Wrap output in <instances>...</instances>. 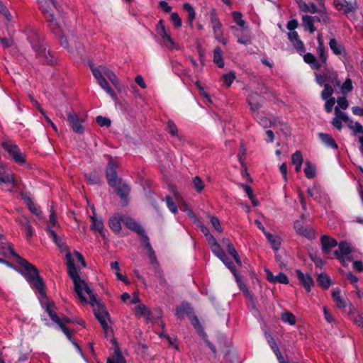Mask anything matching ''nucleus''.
<instances>
[{"instance_id": "obj_55", "label": "nucleus", "mask_w": 363, "mask_h": 363, "mask_svg": "<svg viewBox=\"0 0 363 363\" xmlns=\"http://www.w3.org/2000/svg\"><path fill=\"white\" fill-rule=\"evenodd\" d=\"M352 89V82L350 78H347L343 84L340 86V90L342 94L350 92Z\"/></svg>"}, {"instance_id": "obj_15", "label": "nucleus", "mask_w": 363, "mask_h": 363, "mask_svg": "<svg viewBox=\"0 0 363 363\" xmlns=\"http://www.w3.org/2000/svg\"><path fill=\"white\" fill-rule=\"evenodd\" d=\"M60 42L63 48L72 52H78L81 48V43L79 42L77 38L72 35L68 37L62 36L60 38Z\"/></svg>"}, {"instance_id": "obj_40", "label": "nucleus", "mask_w": 363, "mask_h": 363, "mask_svg": "<svg viewBox=\"0 0 363 363\" xmlns=\"http://www.w3.org/2000/svg\"><path fill=\"white\" fill-rule=\"evenodd\" d=\"M317 281L324 289H328L331 284L330 278L325 273H320L318 275Z\"/></svg>"}, {"instance_id": "obj_35", "label": "nucleus", "mask_w": 363, "mask_h": 363, "mask_svg": "<svg viewBox=\"0 0 363 363\" xmlns=\"http://www.w3.org/2000/svg\"><path fill=\"white\" fill-rule=\"evenodd\" d=\"M254 118L257 121V123L264 128L272 126L273 122L269 118H268L264 113H255Z\"/></svg>"}, {"instance_id": "obj_53", "label": "nucleus", "mask_w": 363, "mask_h": 363, "mask_svg": "<svg viewBox=\"0 0 363 363\" xmlns=\"http://www.w3.org/2000/svg\"><path fill=\"white\" fill-rule=\"evenodd\" d=\"M222 79L223 84L229 87L235 79V74L234 72H230L229 73L223 74Z\"/></svg>"}, {"instance_id": "obj_64", "label": "nucleus", "mask_w": 363, "mask_h": 363, "mask_svg": "<svg viewBox=\"0 0 363 363\" xmlns=\"http://www.w3.org/2000/svg\"><path fill=\"white\" fill-rule=\"evenodd\" d=\"M23 226L25 229V236L27 240H29L34 233V230L28 223H23Z\"/></svg>"}, {"instance_id": "obj_39", "label": "nucleus", "mask_w": 363, "mask_h": 363, "mask_svg": "<svg viewBox=\"0 0 363 363\" xmlns=\"http://www.w3.org/2000/svg\"><path fill=\"white\" fill-rule=\"evenodd\" d=\"M134 312L135 315L139 318L144 317L146 319H148L150 315V311L144 304H139L136 306Z\"/></svg>"}, {"instance_id": "obj_43", "label": "nucleus", "mask_w": 363, "mask_h": 363, "mask_svg": "<svg viewBox=\"0 0 363 363\" xmlns=\"http://www.w3.org/2000/svg\"><path fill=\"white\" fill-rule=\"evenodd\" d=\"M303 171L308 179H313L315 176V166L310 161L305 163Z\"/></svg>"}, {"instance_id": "obj_27", "label": "nucleus", "mask_w": 363, "mask_h": 363, "mask_svg": "<svg viewBox=\"0 0 363 363\" xmlns=\"http://www.w3.org/2000/svg\"><path fill=\"white\" fill-rule=\"evenodd\" d=\"M123 223L131 230L135 232L137 234L138 233H143V230L144 229L142 225L133 220L132 218L123 215Z\"/></svg>"}, {"instance_id": "obj_9", "label": "nucleus", "mask_w": 363, "mask_h": 363, "mask_svg": "<svg viewBox=\"0 0 363 363\" xmlns=\"http://www.w3.org/2000/svg\"><path fill=\"white\" fill-rule=\"evenodd\" d=\"M338 250L334 252V255L340 260L341 264L346 267L347 265V262L352 261V257L350 256L352 252V247L349 242L342 240L339 243L337 242Z\"/></svg>"}, {"instance_id": "obj_51", "label": "nucleus", "mask_w": 363, "mask_h": 363, "mask_svg": "<svg viewBox=\"0 0 363 363\" xmlns=\"http://www.w3.org/2000/svg\"><path fill=\"white\" fill-rule=\"evenodd\" d=\"M138 235L141 238V245L147 250L152 248L148 236L147 235L145 230H143V233H138Z\"/></svg>"}, {"instance_id": "obj_23", "label": "nucleus", "mask_w": 363, "mask_h": 363, "mask_svg": "<svg viewBox=\"0 0 363 363\" xmlns=\"http://www.w3.org/2000/svg\"><path fill=\"white\" fill-rule=\"evenodd\" d=\"M264 336H265V338H266L268 344L269 345L271 349L273 350V352L276 354L279 363H288L287 362H285L284 358L282 356V354L279 349V347H278L276 341L272 336V335L268 332H265Z\"/></svg>"}, {"instance_id": "obj_33", "label": "nucleus", "mask_w": 363, "mask_h": 363, "mask_svg": "<svg viewBox=\"0 0 363 363\" xmlns=\"http://www.w3.org/2000/svg\"><path fill=\"white\" fill-rule=\"evenodd\" d=\"M265 237L267 241L270 243L273 250L275 251L279 250L281 247V238L279 236L268 232L266 233Z\"/></svg>"}, {"instance_id": "obj_10", "label": "nucleus", "mask_w": 363, "mask_h": 363, "mask_svg": "<svg viewBox=\"0 0 363 363\" xmlns=\"http://www.w3.org/2000/svg\"><path fill=\"white\" fill-rule=\"evenodd\" d=\"M1 146L16 163L18 164L26 163L25 155L21 152L18 145L11 142H3Z\"/></svg>"}, {"instance_id": "obj_42", "label": "nucleus", "mask_w": 363, "mask_h": 363, "mask_svg": "<svg viewBox=\"0 0 363 363\" xmlns=\"http://www.w3.org/2000/svg\"><path fill=\"white\" fill-rule=\"evenodd\" d=\"M192 188L198 193L200 194L205 188L203 181L199 176H196L192 179Z\"/></svg>"}, {"instance_id": "obj_16", "label": "nucleus", "mask_w": 363, "mask_h": 363, "mask_svg": "<svg viewBox=\"0 0 363 363\" xmlns=\"http://www.w3.org/2000/svg\"><path fill=\"white\" fill-rule=\"evenodd\" d=\"M46 231L48 233L50 238L52 240V241L55 243V245L57 246V247L60 249V250L61 252H66V255H65V259H66V265H67V268L68 269V260H67V253H70L72 259H73V261L74 262V257L71 253V252L68 250V247L67 245H66L65 242H64L62 239L60 238H59L57 235V233H55V231L53 230V229H51L50 227H48L46 228Z\"/></svg>"}, {"instance_id": "obj_58", "label": "nucleus", "mask_w": 363, "mask_h": 363, "mask_svg": "<svg viewBox=\"0 0 363 363\" xmlns=\"http://www.w3.org/2000/svg\"><path fill=\"white\" fill-rule=\"evenodd\" d=\"M210 221L213 227L219 233L223 231V228L220 225V220L218 217L212 216L210 217Z\"/></svg>"}, {"instance_id": "obj_7", "label": "nucleus", "mask_w": 363, "mask_h": 363, "mask_svg": "<svg viewBox=\"0 0 363 363\" xmlns=\"http://www.w3.org/2000/svg\"><path fill=\"white\" fill-rule=\"evenodd\" d=\"M38 4L48 23L49 27L52 31L55 32L58 28V23L56 21L53 10H58L57 3L55 0H38Z\"/></svg>"}, {"instance_id": "obj_41", "label": "nucleus", "mask_w": 363, "mask_h": 363, "mask_svg": "<svg viewBox=\"0 0 363 363\" xmlns=\"http://www.w3.org/2000/svg\"><path fill=\"white\" fill-rule=\"evenodd\" d=\"M213 62L218 67H223L224 62L222 50L219 47H216L213 52Z\"/></svg>"}, {"instance_id": "obj_4", "label": "nucleus", "mask_w": 363, "mask_h": 363, "mask_svg": "<svg viewBox=\"0 0 363 363\" xmlns=\"http://www.w3.org/2000/svg\"><path fill=\"white\" fill-rule=\"evenodd\" d=\"M118 165L116 160L111 156H108L106 176L108 185L114 189V191L120 196L121 201L126 205L130 188L124 180L118 177L116 172Z\"/></svg>"}, {"instance_id": "obj_28", "label": "nucleus", "mask_w": 363, "mask_h": 363, "mask_svg": "<svg viewBox=\"0 0 363 363\" xmlns=\"http://www.w3.org/2000/svg\"><path fill=\"white\" fill-rule=\"evenodd\" d=\"M90 219L91 222V230L94 232H99L101 236H105L102 219L101 218H97L95 213L91 216Z\"/></svg>"}, {"instance_id": "obj_56", "label": "nucleus", "mask_w": 363, "mask_h": 363, "mask_svg": "<svg viewBox=\"0 0 363 363\" xmlns=\"http://www.w3.org/2000/svg\"><path fill=\"white\" fill-rule=\"evenodd\" d=\"M247 152V148L245 146V145L241 143L240 145L239 152L238 153V157L239 160V162H240L242 167H244V159L246 155Z\"/></svg>"}, {"instance_id": "obj_52", "label": "nucleus", "mask_w": 363, "mask_h": 363, "mask_svg": "<svg viewBox=\"0 0 363 363\" xmlns=\"http://www.w3.org/2000/svg\"><path fill=\"white\" fill-rule=\"evenodd\" d=\"M334 93V89L332 86V85L325 84L324 89L321 92V98L323 100L328 99L331 97L333 94Z\"/></svg>"}, {"instance_id": "obj_34", "label": "nucleus", "mask_w": 363, "mask_h": 363, "mask_svg": "<svg viewBox=\"0 0 363 363\" xmlns=\"http://www.w3.org/2000/svg\"><path fill=\"white\" fill-rule=\"evenodd\" d=\"M305 62L309 64L313 69H320L323 65L320 62H318L315 57L311 53H306L303 56Z\"/></svg>"}, {"instance_id": "obj_36", "label": "nucleus", "mask_w": 363, "mask_h": 363, "mask_svg": "<svg viewBox=\"0 0 363 363\" xmlns=\"http://www.w3.org/2000/svg\"><path fill=\"white\" fill-rule=\"evenodd\" d=\"M303 26L306 30H308L311 33H313L315 30L314 26L315 17L311 16H303L302 17Z\"/></svg>"}, {"instance_id": "obj_32", "label": "nucleus", "mask_w": 363, "mask_h": 363, "mask_svg": "<svg viewBox=\"0 0 363 363\" xmlns=\"http://www.w3.org/2000/svg\"><path fill=\"white\" fill-rule=\"evenodd\" d=\"M183 9L187 13L186 22L191 26L193 27V21L196 17V12L193 6L189 4L185 3L183 5Z\"/></svg>"}, {"instance_id": "obj_20", "label": "nucleus", "mask_w": 363, "mask_h": 363, "mask_svg": "<svg viewBox=\"0 0 363 363\" xmlns=\"http://www.w3.org/2000/svg\"><path fill=\"white\" fill-rule=\"evenodd\" d=\"M298 279L301 281L306 291L309 293L312 286L314 285V281L309 274H303L300 269L296 270Z\"/></svg>"}, {"instance_id": "obj_62", "label": "nucleus", "mask_w": 363, "mask_h": 363, "mask_svg": "<svg viewBox=\"0 0 363 363\" xmlns=\"http://www.w3.org/2000/svg\"><path fill=\"white\" fill-rule=\"evenodd\" d=\"M96 122L101 127H108L111 125V120L101 116H99L96 118Z\"/></svg>"}, {"instance_id": "obj_17", "label": "nucleus", "mask_w": 363, "mask_h": 363, "mask_svg": "<svg viewBox=\"0 0 363 363\" xmlns=\"http://www.w3.org/2000/svg\"><path fill=\"white\" fill-rule=\"evenodd\" d=\"M111 342L112 343L114 347V351L107 358L106 363H126L125 359L122 354V352L121 351V349L116 338L112 337L111 340Z\"/></svg>"}, {"instance_id": "obj_60", "label": "nucleus", "mask_w": 363, "mask_h": 363, "mask_svg": "<svg viewBox=\"0 0 363 363\" xmlns=\"http://www.w3.org/2000/svg\"><path fill=\"white\" fill-rule=\"evenodd\" d=\"M235 281L238 284V286L239 289L242 292L245 289H247L246 284L244 283V281L242 279V277L240 276V274L237 272L236 274H233Z\"/></svg>"}, {"instance_id": "obj_19", "label": "nucleus", "mask_w": 363, "mask_h": 363, "mask_svg": "<svg viewBox=\"0 0 363 363\" xmlns=\"http://www.w3.org/2000/svg\"><path fill=\"white\" fill-rule=\"evenodd\" d=\"M294 228L296 232L308 240H312L315 238V233L311 228L305 227L302 221L297 220L294 224Z\"/></svg>"}, {"instance_id": "obj_2", "label": "nucleus", "mask_w": 363, "mask_h": 363, "mask_svg": "<svg viewBox=\"0 0 363 363\" xmlns=\"http://www.w3.org/2000/svg\"><path fill=\"white\" fill-rule=\"evenodd\" d=\"M0 255L4 258L13 257L16 263L23 269V274L33 289L43 292V281L39 275L38 269L31 263L18 255L13 250L12 245L0 234Z\"/></svg>"}, {"instance_id": "obj_63", "label": "nucleus", "mask_w": 363, "mask_h": 363, "mask_svg": "<svg viewBox=\"0 0 363 363\" xmlns=\"http://www.w3.org/2000/svg\"><path fill=\"white\" fill-rule=\"evenodd\" d=\"M292 44L297 52L301 55L306 52L304 44L300 39L293 42Z\"/></svg>"}, {"instance_id": "obj_54", "label": "nucleus", "mask_w": 363, "mask_h": 363, "mask_svg": "<svg viewBox=\"0 0 363 363\" xmlns=\"http://www.w3.org/2000/svg\"><path fill=\"white\" fill-rule=\"evenodd\" d=\"M321 143L329 148L337 149V145L334 138H320Z\"/></svg>"}, {"instance_id": "obj_1", "label": "nucleus", "mask_w": 363, "mask_h": 363, "mask_svg": "<svg viewBox=\"0 0 363 363\" xmlns=\"http://www.w3.org/2000/svg\"><path fill=\"white\" fill-rule=\"evenodd\" d=\"M67 258L68 260V275L73 281L75 293L80 301L84 303L87 302L84 293L87 294L90 298V304L94 308L95 317L99 320L105 335L107 337L109 333H112L111 328L108 325V320H109L108 313L104 306L96 298L90 287L81 279L79 271L75 264H74L73 259L69 252L67 253Z\"/></svg>"}, {"instance_id": "obj_61", "label": "nucleus", "mask_w": 363, "mask_h": 363, "mask_svg": "<svg viewBox=\"0 0 363 363\" xmlns=\"http://www.w3.org/2000/svg\"><path fill=\"white\" fill-rule=\"evenodd\" d=\"M26 204L32 213L36 216H39L40 214L41 211L30 199L27 201Z\"/></svg>"}, {"instance_id": "obj_26", "label": "nucleus", "mask_w": 363, "mask_h": 363, "mask_svg": "<svg viewBox=\"0 0 363 363\" xmlns=\"http://www.w3.org/2000/svg\"><path fill=\"white\" fill-rule=\"evenodd\" d=\"M193 312L191 305L186 302H183L177 307L175 315L178 318H184L185 316L189 317Z\"/></svg>"}, {"instance_id": "obj_13", "label": "nucleus", "mask_w": 363, "mask_h": 363, "mask_svg": "<svg viewBox=\"0 0 363 363\" xmlns=\"http://www.w3.org/2000/svg\"><path fill=\"white\" fill-rule=\"evenodd\" d=\"M230 28L233 31V35L237 38L239 43L243 45L250 43L251 37L250 29L247 26L245 27V28H241L235 26H231Z\"/></svg>"}, {"instance_id": "obj_5", "label": "nucleus", "mask_w": 363, "mask_h": 363, "mask_svg": "<svg viewBox=\"0 0 363 363\" xmlns=\"http://www.w3.org/2000/svg\"><path fill=\"white\" fill-rule=\"evenodd\" d=\"M26 33L27 40L35 52L36 57L40 59L43 63L52 65L55 62L54 57L51 55L50 51L47 50L45 45L43 43V38L38 30L34 28L29 27L26 29Z\"/></svg>"}, {"instance_id": "obj_6", "label": "nucleus", "mask_w": 363, "mask_h": 363, "mask_svg": "<svg viewBox=\"0 0 363 363\" xmlns=\"http://www.w3.org/2000/svg\"><path fill=\"white\" fill-rule=\"evenodd\" d=\"M91 72L96 79L99 85L110 96L115 99H116V94L113 89L110 86L108 82L106 81V78L112 83V84L117 88L118 85V79L113 71L109 69L105 66L94 67L90 65Z\"/></svg>"}, {"instance_id": "obj_29", "label": "nucleus", "mask_w": 363, "mask_h": 363, "mask_svg": "<svg viewBox=\"0 0 363 363\" xmlns=\"http://www.w3.org/2000/svg\"><path fill=\"white\" fill-rule=\"evenodd\" d=\"M189 318L190 319L191 323L198 333V334L202 337L203 339L207 337L206 334L204 332V330L201 325L199 318L196 315L194 314V312L189 315Z\"/></svg>"}, {"instance_id": "obj_50", "label": "nucleus", "mask_w": 363, "mask_h": 363, "mask_svg": "<svg viewBox=\"0 0 363 363\" xmlns=\"http://www.w3.org/2000/svg\"><path fill=\"white\" fill-rule=\"evenodd\" d=\"M233 18L238 26L241 28L246 27V22L242 19V13L239 11H234L233 13Z\"/></svg>"}, {"instance_id": "obj_48", "label": "nucleus", "mask_w": 363, "mask_h": 363, "mask_svg": "<svg viewBox=\"0 0 363 363\" xmlns=\"http://www.w3.org/2000/svg\"><path fill=\"white\" fill-rule=\"evenodd\" d=\"M299 7L301 11L309 12L311 13H315L318 11V8L313 3L306 4L305 2H302L299 4Z\"/></svg>"}, {"instance_id": "obj_45", "label": "nucleus", "mask_w": 363, "mask_h": 363, "mask_svg": "<svg viewBox=\"0 0 363 363\" xmlns=\"http://www.w3.org/2000/svg\"><path fill=\"white\" fill-rule=\"evenodd\" d=\"M224 264L225 266L229 269V270L230 271V272L233 274H236L238 272H237V269H236V267L234 264V263L233 262V261L226 255V254L225 253L224 254V256L223 257H220L218 258Z\"/></svg>"}, {"instance_id": "obj_11", "label": "nucleus", "mask_w": 363, "mask_h": 363, "mask_svg": "<svg viewBox=\"0 0 363 363\" xmlns=\"http://www.w3.org/2000/svg\"><path fill=\"white\" fill-rule=\"evenodd\" d=\"M67 120L73 131L77 134H83L86 128L84 116H80L75 113H69Z\"/></svg>"}, {"instance_id": "obj_47", "label": "nucleus", "mask_w": 363, "mask_h": 363, "mask_svg": "<svg viewBox=\"0 0 363 363\" xmlns=\"http://www.w3.org/2000/svg\"><path fill=\"white\" fill-rule=\"evenodd\" d=\"M48 227H50L51 229H52L53 227H57V228L60 227V224L58 223V221L57 219V216H56V213H55L53 206H51V208H50Z\"/></svg>"}, {"instance_id": "obj_14", "label": "nucleus", "mask_w": 363, "mask_h": 363, "mask_svg": "<svg viewBox=\"0 0 363 363\" xmlns=\"http://www.w3.org/2000/svg\"><path fill=\"white\" fill-rule=\"evenodd\" d=\"M308 196L312 197L319 203L326 202L328 197L323 188L318 184H314L307 189Z\"/></svg>"}, {"instance_id": "obj_59", "label": "nucleus", "mask_w": 363, "mask_h": 363, "mask_svg": "<svg viewBox=\"0 0 363 363\" xmlns=\"http://www.w3.org/2000/svg\"><path fill=\"white\" fill-rule=\"evenodd\" d=\"M335 118H337L340 120H342V121H344L345 123H349L348 116H347V114L341 111L340 110V108H338V106H336L335 108Z\"/></svg>"}, {"instance_id": "obj_3", "label": "nucleus", "mask_w": 363, "mask_h": 363, "mask_svg": "<svg viewBox=\"0 0 363 363\" xmlns=\"http://www.w3.org/2000/svg\"><path fill=\"white\" fill-rule=\"evenodd\" d=\"M35 293L38 294V300L40 303L42 308L47 313L50 319L57 324L60 328L62 330L63 333L66 335L67 339L73 344L79 353L82 355V351L79 347V345L72 339V331L69 330L64 323H68L72 322V319L68 317H62L60 318L57 314L55 311V304L53 302L50 301L45 294V284H43V292L42 294L38 290L34 289Z\"/></svg>"}, {"instance_id": "obj_38", "label": "nucleus", "mask_w": 363, "mask_h": 363, "mask_svg": "<svg viewBox=\"0 0 363 363\" xmlns=\"http://www.w3.org/2000/svg\"><path fill=\"white\" fill-rule=\"evenodd\" d=\"M334 5L338 10H342L345 13H348L352 11V6L346 0H334Z\"/></svg>"}, {"instance_id": "obj_44", "label": "nucleus", "mask_w": 363, "mask_h": 363, "mask_svg": "<svg viewBox=\"0 0 363 363\" xmlns=\"http://www.w3.org/2000/svg\"><path fill=\"white\" fill-rule=\"evenodd\" d=\"M281 320L284 323H288L290 325L296 324V318L294 315L289 311H284L281 314Z\"/></svg>"}, {"instance_id": "obj_30", "label": "nucleus", "mask_w": 363, "mask_h": 363, "mask_svg": "<svg viewBox=\"0 0 363 363\" xmlns=\"http://www.w3.org/2000/svg\"><path fill=\"white\" fill-rule=\"evenodd\" d=\"M329 46L333 52L336 55H346L345 48L339 43L335 38L330 39Z\"/></svg>"}, {"instance_id": "obj_12", "label": "nucleus", "mask_w": 363, "mask_h": 363, "mask_svg": "<svg viewBox=\"0 0 363 363\" xmlns=\"http://www.w3.org/2000/svg\"><path fill=\"white\" fill-rule=\"evenodd\" d=\"M156 32L160 36L162 43L164 46H165L169 50H173L176 48L175 43L172 39L169 33L167 32L165 29L164 23L163 20L159 21L156 27Z\"/></svg>"}, {"instance_id": "obj_22", "label": "nucleus", "mask_w": 363, "mask_h": 363, "mask_svg": "<svg viewBox=\"0 0 363 363\" xmlns=\"http://www.w3.org/2000/svg\"><path fill=\"white\" fill-rule=\"evenodd\" d=\"M323 71L325 77L326 82L330 83L335 88L340 86V82L338 80L336 72L327 66L323 67Z\"/></svg>"}, {"instance_id": "obj_8", "label": "nucleus", "mask_w": 363, "mask_h": 363, "mask_svg": "<svg viewBox=\"0 0 363 363\" xmlns=\"http://www.w3.org/2000/svg\"><path fill=\"white\" fill-rule=\"evenodd\" d=\"M16 186L14 174L4 164H0V188L12 192Z\"/></svg>"}, {"instance_id": "obj_24", "label": "nucleus", "mask_w": 363, "mask_h": 363, "mask_svg": "<svg viewBox=\"0 0 363 363\" xmlns=\"http://www.w3.org/2000/svg\"><path fill=\"white\" fill-rule=\"evenodd\" d=\"M320 242L322 250L326 254L330 253V250L337 245V241L327 235L320 237Z\"/></svg>"}, {"instance_id": "obj_25", "label": "nucleus", "mask_w": 363, "mask_h": 363, "mask_svg": "<svg viewBox=\"0 0 363 363\" xmlns=\"http://www.w3.org/2000/svg\"><path fill=\"white\" fill-rule=\"evenodd\" d=\"M123 220V215L120 213H117L109 218L108 225L115 233H119L121 232Z\"/></svg>"}, {"instance_id": "obj_46", "label": "nucleus", "mask_w": 363, "mask_h": 363, "mask_svg": "<svg viewBox=\"0 0 363 363\" xmlns=\"http://www.w3.org/2000/svg\"><path fill=\"white\" fill-rule=\"evenodd\" d=\"M228 253L233 257L234 260L238 265H241L242 262L239 257L238 252L235 248L233 247L231 242H228V247H226Z\"/></svg>"}, {"instance_id": "obj_37", "label": "nucleus", "mask_w": 363, "mask_h": 363, "mask_svg": "<svg viewBox=\"0 0 363 363\" xmlns=\"http://www.w3.org/2000/svg\"><path fill=\"white\" fill-rule=\"evenodd\" d=\"M303 160L300 151H296L291 156V162L295 166V171L299 172L301 169V166Z\"/></svg>"}, {"instance_id": "obj_31", "label": "nucleus", "mask_w": 363, "mask_h": 363, "mask_svg": "<svg viewBox=\"0 0 363 363\" xmlns=\"http://www.w3.org/2000/svg\"><path fill=\"white\" fill-rule=\"evenodd\" d=\"M210 21L212 26L213 32H218L222 30V24L220 22L218 18L217 17L216 12L215 9H211L210 13Z\"/></svg>"}, {"instance_id": "obj_21", "label": "nucleus", "mask_w": 363, "mask_h": 363, "mask_svg": "<svg viewBox=\"0 0 363 363\" xmlns=\"http://www.w3.org/2000/svg\"><path fill=\"white\" fill-rule=\"evenodd\" d=\"M331 296L333 302L338 308L343 309L346 308V306H347L348 300L347 298L343 297L341 295V291L340 288L336 287L333 289L332 291Z\"/></svg>"}, {"instance_id": "obj_57", "label": "nucleus", "mask_w": 363, "mask_h": 363, "mask_svg": "<svg viewBox=\"0 0 363 363\" xmlns=\"http://www.w3.org/2000/svg\"><path fill=\"white\" fill-rule=\"evenodd\" d=\"M210 249L218 258L223 257L224 254L225 253L218 243L214 245L213 246H211Z\"/></svg>"}, {"instance_id": "obj_18", "label": "nucleus", "mask_w": 363, "mask_h": 363, "mask_svg": "<svg viewBox=\"0 0 363 363\" xmlns=\"http://www.w3.org/2000/svg\"><path fill=\"white\" fill-rule=\"evenodd\" d=\"M272 127L273 128V130H267L266 131L267 136H274V134L278 135H283L285 136L291 135L290 128L284 123L280 121L277 122L274 121Z\"/></svg>"}, {"instance_id": "obj_49", "label": "nucleus", "mask_w": 363, "mask_h": 363, "mask_svg": "<svg viewBox=\"0 0 363 363\" xmlns=\"http://www.w3.org/2000/svg\"><path fill=\"white\" fill-rule=\"evenodd\" d=\"M164 201L169 210L174 214L177 213L178 207L170 196H166Z\"/></svg>"}]
</instances>
